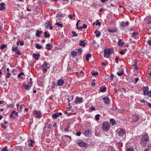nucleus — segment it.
Instances as JSON below:
<instances>
[{
    "instance_id": "obj_1",
    "label": "nucleus",
    "mask_w": 151,
    "mask_h": 151,
    "mask_svg": "<svg viewBox=\"0 0 151 151\" xmlns=\"http://www.w3.org/2000/svg\"><path fill=\"white\" fill-rule=\"evenodd\" d=\"M149 140V137L147 135L143 136L141 141V145L143 147H145L147 144V142Z\"/></svg>"
},
{
    "instance_id": "obj_33",
    "label": "nucleus",
    "mask_w": 151,
    "mask_h": 151,
    "mask_svg": "<svg viewBox=\"0 0 151 151\" xmlns=\"http://www.w3.org/2000/svg\"><path fill=\"white\" fill-rule=\"evenodd\" d=\"M24 74V73L23 72H21L19 74H18L17 76L19 78H20L21 79H22L23 78V77H22L21 76L22 75H23Z\"/></svg>"
},
{
    "instance_id": "obj_4",
    "label": "nucleus",
    "mask_w": 151,
    "mask_h": 151,
    "mask_svg": "<svg viewBox=\"0 0 151 151\" xmlns=\"http://www.w3.org/2000/svg\"><path fill=\"white\" fill-rule=\"evenodd\" d=\"M77 143L81 147H87L88 146V145L84 143L83 141L81 140H78L77 142Z\"/></svg>"
},
{
    "instance_id": "obj_12",
    "label": "nucleus",
    "mask_w": 151,
    "mask_h": 151,
    "mask_svg": "<svg viewBox=\"0 0 151 151\" xmlns=\"http://www.w3.org/2000/svg\"><path fill=\"white\" fill-rule=\"evenodd\" d=\"M91 129H87L85 130L84 134L85 135L88 136L91 134Z\"/></svg>"
},
{
    "instance_id": "obj_15",
    "label": "nucleus",
    "mask_w": 151,
    "mask_h": 151,
    "mask_svg": "<svg viewBox=\"0 0 151 151\" xmlns=\"http://www.w3.org/2000/svg\"><path fill=\"white\" fill-rule=\"evenodd\" d=\"M122 41L123 40L121 39H119L118 40V44L119 46L120 47L122 46L124 44V43L122 42Z\"/></svg>"
},
{
    "instance_id": "obj_35",
    "label": "nucleus",
    "mask_w": 151,
    "mask_h": 151,
    "mask_svg": "<svg viewBox=\"0 0 151 151\" xmlns=\"http://www.w3.org/2000/svg\"><path fill=\"white\" fill-rule=\"evenodd\" d=\"M77 51H78V55H81V54L82 50L81 49H78L77 50Z\"/></svg>"
},
{
    "instance_id": "obj_24",
    "label": "nucleus",
    "mask_w": 151,
    "mask_h": 151,
    "mask_svg": "<svg viewBox=\"0 0 151 151\" xmlns=\"http://www.w3.org/2000/svg\"><path fill=\"white\" fill-rule=\"evenodd\" d=\"M43 66L46 67L47 69L49 68L50 67V65H49L48 63H45V62H44L43 65V66Z\"/></svg>"
},
{
    "instance_id": "obj_2",
    "label": "nucleus",
    "mask_w": 151,
    "mask_h": 151,
    "mask_svg": "<svg viewBox=\"0 0 151 151\" xmlns=\"http://www.w3.org/2000/svg\"><path fill=\"white\" fill-rule=\"evenodd\" d=\"M110 125L109 122H104L102 124V129L104 131H108L110 129Z\"/></svg>"
},
{
    "instance_id": "obj_49",
    "label": "nucleus",
    "mask_w": 151,
    "mask_h": 151,
    "mask_svg": "<svg viewBox=\"0 0 151 151\" xmlns=\"http://www.w3.org/2000/svg\"><path fill=\"white\" fill-rule=\"evenodd\" d=\"M113 147H109L108 148V151H113L114 150H113Z\"/></svg>"
},
{
    "instance_id": "obj_3",
    "label": "nucleus",
    "mask_w": 151,
    "mask_h": 151,
    "mask_svg": "<svg viewBox=\"0 0 151 151\" xmlns=\"http://www.w3.org/2000/svg\"><path fill=\"white\" fill-rule=\"evenodd\" d=\"M111 49L110 48L105 49L104 50V57L106 58L109 57L111 53Z\"/></svg>"
},
{
    "instance_id": "obj_62",
    "label": "nucleus",
    "mask_w": 151,
    "mask_h": 151,
    "mask_svg": "<svg viewBox=\"0 0 151 151\" xmlns=\"http://www.w3.org/2000/svg\"><path fill=\"white\" fill-rule=\"evenodd\" d=\"M115 61L116 63H118V58L117 57H116V58L115 59Z\"/></svg>"
},
{
    "instance_id": "obj_58",
    "label": "nucleus",
    "mask_w": 151,
    "mask_h": 151,
    "mask_svg": "<svg viewBox=\"0 0 151 151\" xmlns=\"http://www.w3.org/2000/svg\"><path fill=\"white\" fill-rule=\"evenodd\" d=\"M43 72L44 73H45L47 72V70L45 68H43Z\"/></svg>"
},
{
    "instance_id": "obj_59",
    "label": "nucleus",
    "mask_w": 151,
    "mask_h": 151,
    "mask_svg": "<svg viewBox=\"0 0 151 151\" xmlns=\"http://www.w3.org/2000/svg\"><path fill=\"white\" fill-rule=\"evenodd\" d=\"M32 84V81H30V82L28 83V85L30 87H31Z\"/></svg>"
},
{
    "instance_id": "obj_50",
    "label": "nucleus",
    "mask_w": 151,
    "mask_h": 151,
    "mask_svg": "<svg viewBox=\"0 0 151 151\" xmlns=\"http://www.w3.org/2000/svg\"><path fill=\"white\" fill-rule=\"evenodd\" d=\"M7 106L9 107H10L11 106H12V107H13L14 106V104H9L7 105Z\"/></svg>"
},
{
    "instance_id": "obj_27",
    "label": "nucleus",
    "mask_w": 151,
    "mask_h": 151,
    "mask_svg": "<svg viewBox=\"0 0 151 151\" xmlns=\"http://www.w3.org/2000/svg\"><path fill=\"white\" fill-rule=\"evenodd\" d=\"M110 122L112 125H114L116 124V122H115L114 120L113 119H110Z\"/></svg>"
},
{
    "instance_id": "obj_6",
    "label": "nucleus",
    "mask_w": 151,
    "mask_h": 151,
    "mask_svg": "<svg viewBox=\"0 0 151 151\" xmlns=\"http://www.w3.org/2000/svg\"><path fill=\"white\" fill-rule=\"evenodd\" d=\"M125 133V131L124 129L122 128L118 131L117 134L120 137L122 136Z\"/></svg>"
},
{
    "instance_id": "obj_42",
    "label": "nucleus",
    "mask_w": 151,
    "mask_h": 151,
    "mask_svg": "<svg viewBox=\"0 0 151 151\" xmlns=\"http://www.w3.org/2000/svg\"><path fill=\"white\" fill-rule=\"evenodd\" d=\"M101 35V32L100 31H99L96 34V36L97 37H100Z\"/></svg>"
},
{
    "instance_id": "obj_9",
    "label": "nucleus",
    "mask_w": 151,
    "mask_h": 151,
    "mask_svg": "<svg viewBox=\"0 0 151 151\" xmlns=\"http://www.w3.org/2000/svg\"><path fill=\"white\" fill-rule=\"evenodd\" d=\"M62 114L61 112L56 113L52 115V117L53 119H56L58 117L62 115Z\"/></svg>"
},
{
    "instance_id": "obj_54",
    "label": "nucleus",
    "mask_w": 151,
    "mask_h": 151,
    "mask_svg": "<svg viewBox=\"0 0 151 151\" xmlns=\"http://www.w3.org/2000/svg\"><path fill=\"white\" fill-rule=\"evenodd\" d=\"M10 76V73L9 72H8L7 73V75L6 76V78H9Z\"/></svg>"
},
{
    "instance_id": "obj_37",
    "label": "nucleus",
    "mask_w": 151,
    "mask_h": 151,
    "mask_svg": "<svg viewBox=\"0 0 151 151\" xmlns=\"http://www.w3.org/2000/svg\"><path fill=\"white\" fill-rule=\"evenodd\" d=\"M100 116L99 114H97L95 116V119L97 121L99 119Z\"/></svg>"
},
{
    "instance_id": "obj_19",
    "label": "nucleus",
    "mask_w": 151,
    "mask_h": 151,
    "mask_svg": "<svg viewBox=\"0 0 151 151\" xmlns=\"http://www.w3.org/2000/svg\"><path fill=\"white\" fill-rule=\"evenodd\" d=\"M106 91V88L105 87H101L100 88L99 91L101 92H104Z\"/></svg>"
},
{
    "instance_id": "obj_10",
    "label": "nucleus",
    "mask_w": 151,
    "mask_h": 151,
    "mask_svg": "<svg viewBox=\"0 0 151 151\" xmlns=\"http://www.w3.org/2000/svg\"><path fill=\"white\" fill-rule=\"evenodd\" d=\"M83 98L82 97H79L77 96L76 97V99L74 102L75 103H81L82 102Z\"/></svg>"
},
{
    "instance_id": "obj_26",
    "label": "nucleus",
    "mask_w": 151,
    "mask_h": 151,
    "mask_svg": "<svg viewBox=\"0 0 151 151\" xmlns=\"http://www.w3.org/2000/svg\"><path fill=\"white\" fill-rule=\"evenodd\" d=\"M23 86L24 87V89L28 91L30 89V87H29V86L28 84L25 85V84H24L23 85Z\"/></svg>"
},
{
    "instance_id": "obj_18",
    "label": "nucleus",
    "mask_w": 151,
    "mask_h": 151,
    "mask_svg": "<svg viewBox=\"0 0 151 151\" xmlns=\"http://www.w3.org/2000/svg\"><path fill=\"white\" fill-rule=\"evenodd\" d=\"M132 118L133 119V121L134 122H136L138 120V117L137 116L134 115L133 116Z\"/></svg>"
},
{
    "instance_id": "obj_13",
    "label": "nucleus",
    "mask_w": 151,
    "mask_h": 151,
    "mask_svg": "<svg viewBox=\"0 0 151 151\" xmlns=\"http://www.w3.org/2000/svg\"><path fill=\"white\" fill-rule=\"evenodd\" d=\"M107 29L108 32L110 33H113L116 32V28H115L113 29L108 28Z\"/></svg>"
},
{
    "instance_id": "obj_30",
    "label": "nucleus",
    "mask_w": 151,
    "mask_h": 151,
    "mask_svg": "<svg viewBox=\"0 0 151 151\" xmlns=\"http://www.w3.org/2000/svg\"><path fill=\"white\" fill-rule=\"evenodd\" d=\"M44 36L45 37H49L50 36V34H48L47 32H44Z\"/></svg>"
},
{
    "instance_id": "obj_25",
    "label": "nucleus",
    "mask_w": 151,
    "mask_h": 151,
    "mask_svg": "<svg viewBox=\"0 0 151 151\" xmlns=\"http://www.w3.org/2000/svg\"><path fill=\"white\" fill-rule=\"evenodd\" d=\"M4 3H0V10H3L4 9L5 7H4Z\"/></svg>"
},
{
    "instance_id": "obj_32",
    "label": "nucleus",
    "mask_w": 151,
    "mask_h": 151,
    "mask_svg": "<svg viewBox=\"0 0 151 151\" xmlns=\"http://www.w3.org/2000/svg\"><path fill=\"white\" fill-rule=\"evenodd\" d=\"M18 49V47H13L12 48V50L13 52H15Z\"/></svg>"
},
{
    "instance_id": "obj_44",
    "label": "nucleus",
    "mask_w": 151,
    "mask_h": 151,
    "mask_svg": "<svg viewBox=\"0 0 151 151\" xmlns=\"http://www.w3.org/2000/svg\"><path fill=\"white\" fill-rule=\"evenodd\" d=\"M69 126H68L66 127L64 129V130L66 132H68L69 131Z\"/></svg>"
},
{
    "instance_id": "obj_14",
    "label": "nucleus",
    "mask_w": 151,
    "mask_h": 151,
    "mask_svg": "<svg viewBox=\"0 0 151 151\" xmlns=\"http://www.w3.org/2000/svg\"><path fill=\"white\" fill-rule=\"evenodd\" d=\"M33 57L36 60H37L40 58V55L39 53L38 54H33Z\"/></svg>"
},
{
    "instance_id": "obj_64",
    "label": "nucleus",
    "mask_w": 151,
    "mask_h": 151,
    "mask_svg": "<svg viewBox=\"0 0 151 151\" xmlns=\"http://www.w3.org/2000/svg\"><path fill=\"white\" fill-rule=\"evenodd\" d=\"M147 42L149 45H151V39L150 40H148Z\"/></svg>"
},
{
    "instance_id": "obj_56",
    "label": "nucleus",
    "mask_w": 151,
    "mask_h": 151,
    "mask_svg": "<svg viewBox=\"0 0 151 151\" xmlns=\"http://www.w3.org/2000/svg\"><path fill=\"white\" fill-rule=\"evenodd\" d=\"M91 55L90 54L88 53L87 55L86 56V57L89 58L91 57Z\"/></svg>"
},
{
    "instance_id": "obj_40",
    "label": "nucleus",
    "mask_w": 151,
    "mask_h": 151,
    "mask_svg": "<svg viewBox=\"0 0 151 151\" xmlns=\"http://www.w3.org/2000/svg\"><path fill=\"white\" fill-rule=\"evenodd\" d=\"M16 51L17 52L15 53V55H21L20 50L18 49V50Z\"/></svg>"
},
{
    "instance_id": "obj_53",
    "label": "nucleus",
    "mask_w": 151,
    "mask_h": 151,
    "mask_svg": "<svg viewBox=\"0 0 151 151\" xmlns=\"http://www.w3.org/2000/svg\"><path fill=\"white\" fill-rule=\"evenodd\" d=\"M19 44L21 46H22L24 45V43L23 41H19Z\"/></svg>"
},
{
    "instance_id": "obj_52",
    "label": "nucleus",
    "mask_w": 151,
    "mask_h": 151,
    "mask_svg": "<svg viewBox=\"0 0 151 151\" xmlns=\"http://www.w3.org/2000/svg\"><path fill=\"white\" fill-rule=\"evenodd\" d=\"M1 151H8L7 148L6 147H4Z\"/></svg>"
},
{
    "instance_id": "obj_7",
    "label": "nucleus",
    "mask_w": 151,
    "mask_h": 151,
    "mask_svg": "<svg viewBox=\"0 0 151 151\" xmlns=\"http://www.w3.org/2000/svg\"><path fill=\"white\" fill-rule=\"evenodd\" d=\"M142 89L144 93V95L146 96L148 94L149 92V88L147 86H143L142 87Z\"/></svg>"
},
{
    "instance_id": "obj_11",
    "label": "nucleus",
    "mask_w": 151,
    "mask_h": 151,
    "mask_svg": "<svg viewBox=\"0 0 151 151\" xmlns=\"http://www.w3.org/2000/svg\"><path fill=\"white\" fill-rule=\"evenodd\" d=\"M64 83V81L63 79L59 80L57 83V85L58 86H63Z\"/></svg>"
},
{
    "instance_id": "obj_23",
    "label": "nucleus",
    "mask_w": 151,
    "mask_h": 151,
    "mask_svg": "<svg viewBox=\"0 0 151 151\" xmlns=\"http://www.w3.org/2000/svg\"><path fill=\"white\" fill-rule=\"evenodd\" d=\"M50 22H49L47 21H46V22L45 23V24H44L45 28L47 29L48 28V27L50 26Z\"/></svg>"
},
{
    "instance_id": "obj_45",
    "label": "nucleus",
    "mask_w": 151,
    "mask_h": 151,
    "mask_svg": "<svg viewBox=\"0 0 151 151\" xmlns=\"http://www.w3.org/2000/svg\"><path fill=\"white\" fill-rule=\"evenodd\" d=\"M101 25V23L99 22V21L98 20H97L96 21V25H98L99 26H100Z\"/></svg>"
},
{
    "instance_id": "obj_63",
    "label": "nucleus",
    "mask_w": 151,
    "mask_h": 151,
    "mask_svg": "<svg viewBox=\"0 0 151 151\" xmlns=\"http://www.w3.org/2000/svg\"><path fill=\"white\" fill-rule=\"evenodd\" d=\"M81 134V133L80 132H77L76 134V135L78 136H80Z\"/></svg>"
},
{
    "instance_id": "obj_29",
    "label": "nucleus",
    "mask_w": 151,
    "mask_h": 151,
    "mask_svg": "<svg viewBox=\"0 0 151 151\" xmlns=\"http://www.w3.org/2000/svg\"><path fill=\"white\" fill-rule=\"evenodd\" d=\"M80 43L79 44V45L80 46H83V47H85V46L86 43L84 42V41L81 40L80 41Z\"/></svg>"
},
{
    "instance_id": "obj_51",
    "label": "nucleus",
    "mask_w": 151,
    "mask_h": 151,
    "mask_svg": "<svg viewBox=\"0 0 151 151\" xmlns=\"http://www.w3.org/2000/svg\"><path fill=\"white\" fill-rule=\"evenodd\" d=\"M127 151H134V150L132 148L130 147L127 149Z\"/></svg>"
},
{
    "instance_id": "obj_31",
    "label": "nucleus",
    "mask_w": 151,
    "mask_h": 151,
    "mask_svg": "<svg viewBox=\"0 0 151 151\" xmlns=\"http://www.w3.org/2000/svg\"><path fill=\"white\" fill-rule=\"evenodd\" d=\"M124 71L121 70L120 72H118L117 73V75L119 76H121L123 74Z\"/></svg>"
},
{
    "instance_id": "obj_47",
    "label": "nucleus",
    "mask_w": 151,
    "mask_h": 151,
    "mask_svg": "<svg viewBox=\"0 0 151 151\" xmlns=\"http://www.w3.org/2000/svg\"><path fill=\"white\" fill-rule=\"evenodd\" d=\"M133 67L135 70H137L138 68L137 66V64L136 63H135L134 65L133 66Z\"/></svg>"
},
{
    "instance_id": "obj_36",
    "label": "nucleus",
    "mask_w": 151,
    "mask_h": 151,
    "mask_svg": "<svg viewBox=\"0 0 151 151\" xmlns=\"http://www.w3.org/2000/svg\"><path fill=\"white\" fill-rule=\"evenodd\" d=\"M35 47L37 49H40L42 47V46L41 45H40L39 44H37L35 46Z\"/></svg>"
},
{
    "instance_id": "obj_5",
    "label": "nucleus",
    "mask_w": 151,
    "mask_h": 151,
    "mask_svg": "<svg viewBox=\"0 0 151 151\" xmlns=\"http://www.w3.org/2000/svg\"><path fill=\"white\" fill-rule=\"evenodd\" d=\"M33 113L36 116L37 118H40L42 117L41 113L40 111L34 110L33 111Z\"/></svg>"
},
{
    "instance_id": "obj_34",
    "label": "nucleus",
    "mask_w": 151,
    "mask_h": 151,
    "mask_svg": "<svg viewBox=\"0 0 151 151\" xmlns=\"http://www.w3.org/2000/svg\"><path fill=\"white\" fill-rule=\"evenodd\" d=\"M12 114H14V116H18V113L16 111H15L14 110H13V111L12 112Z\"/></svg>"
},
{
    "instance_id": "obj_60",
    "label": "nucleus",
    "mask_w": 151,
    "mask_h": 151,
    "mask_svg": "<svg viewBox=\"0 0 151 151\" xmlns=\"http://www.w3.org/2000/svg\"><path fill=\"white\" fill-rule=\"evenodd\" d=\"M139 80V79L138 78H135V80L134 83H136Z\"/></svg>"
},
{
    "instance_id": "obj_46",
    "label": "nucleus",
    "mask_w": 151,
    "mask_h": 151,
    "mask_svg": "<svg viewBox=\"0 0 151 151\" xmlns=\"http://www.w3.org/2000/svg\"><path fill=\"white\" fill-rule=\"evenodd\" d=\"M137 34V32H133L132 34V37H134Z\"/></svg>"
},
{
    "instance_id": "obj_38",
    "label": "nucleus",
    "mask_w": 151,
    "mask_h": 151,
    "mask_svg": "<svg viewBox=\"0 0 151 151\" xmlns=\"http://www.w3.org/2000/svg\"><path fill=\"white\" fill-rule=\"evenodd\" d=\"M55 24L56 25L58 26V27H60L62 28L63 27L62 24H60V23L56 22Z\"/></svg>"
},
{
    "instance_id": "obj_57",
    "label": "nucleus",
    "mask_w": 151,
    "mask_h": 151,
    "mask_svg": "<svg viewBox=\"0 0 151 151\" xmlns=\"http://www.w3.org/2000/svg\"><path fill=\"white\" fill-rule=\"evenodd\" d=\"M1 126L2 128H4V129H6V126H4L3 124H1Z\"/></svg>"
},
{
    "instance_id": "obj_17",
    "label": "nucleus",
    "mask_w": 151,
    "mask_h": 151,
    "mask_svg": "<svg viewBox=\"0 0 151 151\" xmlns=\"http://www.w3.org/2000/svg\"><path fill=\"white\" fill-rule=\"evenodd\" d=\"M52 46L50 43L47 44L46 45V49L47 50H50L51 49Z\"/></svg>"
},
{
    "instance_id": "obj_16",
    "label": "nucleus",
    "mask_w": 151,
    "mask_h": 151,
    "mask_svg": "<svg viewBox=\"0 0 151 151\" xmlns=\"http://www.w3.org/2000/svg\"><path fill=\"white\" fill-rule=\"evenodd\" d=\"M146 20L147 21V24L149 25L151 24V17H147L146 18Z\"/></svg>"
},
{
    "instance_id": "obj_20",
    "label": "nucleus",
    "mask_w": 151,
    "mask_h": 151,
    "mask_svg": "<svg viewBox=\"0 0 151 151\" xmlns=\"http://www.w3.org/2000/svg\"><path fill=\"white\" fill-rule=\"evenodd\" d=\"M42 33V31H40L39 30H37L36 33V35L37 36L39 37L40 36V35Z\"/></svg>"
},
{
    "instance_id": "obj_48",
    "label": "nucleus",
    "mask_w": 151,
    "mask_h": 151,
    "mask_svg": "<svg viewBox=\"0 0 151 151\" xmlns=\"http://www.w3.org/2000/svg\"><path fill=\"white\" fill-rule=\"evenodd\" d=\"M13 115L14 114H13L12 113L11 114H10L9 117L12 119H14L15 118V117Z\"/></svg>"
},
{
    "instance_id": "obj_21",
    "label": "nucleus",
    "mask_w": 151,
    "mask_h": 151,
    "mask_svg": "<svg viewBox=\"0 0 151 151\" xmlns=\"http://www.w3.org/2000/svg\"><path fill=\"white\" fill-rule=\"evenodd\" d=\"M77 55V52L76 51H73L71 52V55L73 57H75Z\"/></svg>"
},
{
    "instance_id": "obj_61",
    "label": "nucleus",
    "mask_w": 151,
    "mask_h": 151,
    "mask_svg": "<svg viewBox=\"0 0 151 151\" xmlns=\"http://www.w3.org/2000/svg\"><path fill=\"white\" fill-rule=\"evenodd\" d=\"M114 76L113 74H111V75L109 77L112 80Z\"/></svg>"
},
{
    "instance_id": "obj_8",
    "label": "nucleus",
    "mask_w": 151,
    "mask_h": 151,
    "mask_svg": "<svg viewBox=\"0 0 151 151\" xmlns=\"http://www.w3.org/2000/svg\"><path fill=\"white\" fill-rule=\"evenodd\" d=\"M104 103L106 105H108L110 103V100L109 98L107 96H106L103 98Z\"/></svg>"
},
{
    "instance_id": "obj_22",
    "label": "nucleus",
    "mask_w": 151,
    "mask_h": 151,
    "mask_svg": "<svg viewBox=\"0 0 151 151\" xmlns=\"http://www.w3.org/2000/svg\"><path fill=\"white\" fill-rule=\"evenodd\" d=\"M121 29H123L126 26H125V24L124 22H122L120 23Z\"/></svg>"
},
{
    "instance_id": "obj_39",
    "label": "nucleus",
    "mask_w": 151,
    "mask_h": 151,
    "mask_svg": "<svg viewBox=\"0 0 151 151\" xmlns=\"http://www.w3.org/2000/svg\"><path fill=\"white\" fill-rule=\"evenodd\" d=\"M7 47V45L5 44H3L1 45L0 47V48L1 49L3 50L4 48L6 47Z\"/></svg>"
},
{
    "instance_id": "obj_41",
    "label": "nucleus",
    "mask_w": 151,
    "mask_h": 151,
    "mask_svg": "<svg viewBox=\"0 0 151 151\" xmlns=\"http://www.w3.org/2000/svg\"><path fill=\"white\" fill-rule=\"evenodd\" d=\"M72 33L73 35L72 36V37H74L77 36H78V34H76V32L74 31H72Z\"/></svg>"
},
{
    "instance_id": "obj_43",
    "label": "nucleus",
    "mask_w": 151,
    "mask_h": 151,
    "mask_svg": "<svg viewBox=\"0 0 151 151\" xmlns=\"http://www.w3.org/2000/svg\"><path fill=\"white\" fill-rule=\"evenodd\" d=\"M92 74L93 76H96L98 74V73L96 71L94 73H92Z\"/></svg>"
},
{
    "instance_id": "obj_28",
    "label": "nucleus",
    "mask_w": 151,
    "mask_h": 151,
    "mask_svg": "<svg viewBox=\"0 0 151 151\" xmlns=\"http://www.w3.org/2000/svg\"><path fill=\"white\" fill-rule=\"evenodd\" d=\"M30 143L28 144V145L30 147H33V144H34L35 142V141L32 140V139H30Z\"/></svg>"
},
{
    "instance_id": "obj_55",
    "label": "nucleus",
    "mask_w": 151,
    "mask_h": 151,
    "mask_svg": "<svg viewBox=\"0 0 151 151\" xmlns=\"http://www.w3.org/2000/svg\"><path fill=\"white\" fill-rule=\"evenodd\" d=\"M148 94L147 95L149 97H151V90L150 91H149Z\"/></svg>"
}]
</instances>
